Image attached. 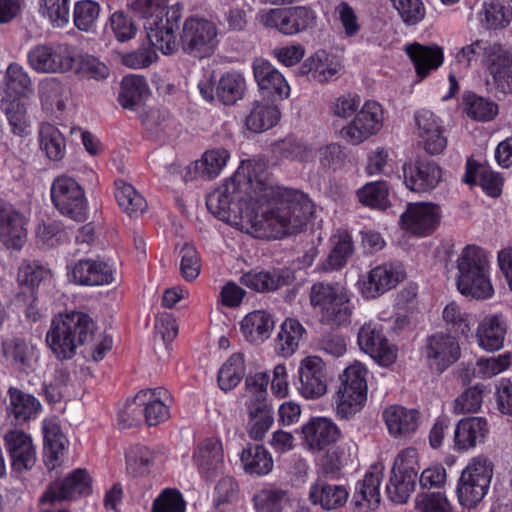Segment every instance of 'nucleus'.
Returning <instances> with one entry per match:
<instances>
[{
	"label": "nucleus",
	"mask_w": 512,
	"mask_h": 512,
	"mask_svg": "<svg viewBox=\"0 0 512 512\" xmlns=\"http://www.w3.org/2000/svg\"><path fill=\"white\" fill-rule=\"evenodd\" d=\"M206 206L222 221L231 216L249 218L256 212V231L274 239L299 232L314 213L313 203L302 191L273 187L263 176L253 175L245 168L209 193Z\"/></svg>",
	"instance_id": "f257e3e1"
},
{
	"label": "nucleus",
	"mask_w": 512,
	"mask_h": 512,
	"mask_svg": "<svg viewBox=\"0 0 512 512\" xmlns=\"http://www.w3.org/2000/svg\"><path fill=\"white\" fill-rule=\"evenodd\" d=\"M95 336V323L86 313L72 311L53 318L46 333V343L58 360L74 357L78 347L90 344Z\"/></svg>",
	"instance_id": "f03ea898"
},
{
	"label": "nucleus",
	"mask_w": 512,
	"mask_h": 512,
	"mask_svg": "<svg viewBox=\"0 0 512 512\" xmlns=\"http://www.w3.org/2000/svg\"><path fill=\"white\" fill-rule=\"evenodd\" d=\"M95 336V323L86 313L72 311L53 318L46 333V343L58 360L74 357L78 347L90 344Z\"/></svg>",
	"instance_id": "7ed1b4c3"
},
{
	"label": "nucleus",
	"mask_w": 512,
	"mask_h": 512,
	"mask_svg": "<svg viewBox=\"0 0 512 512\" xmlns=\"http://www.w3.org/2000/svg\"><path fill=\"white\" fill-rule=\"evenodd\" d=\"M456 285L458 291L477 300H487L494 294L489 277V260L485 251L476 245L462 249L457 261Z\"/></svg>",
	"instance_id": "20e7f679"
},
{
	"label": "nucleus",
	"mask_w": 512,
	"mask_h": 512,
	"mask_svg": "<svg viewBox=\"0 0 512 512\" xmlns=\"http://www.w3.org/2000/svg\"><path fill=\"white\" fill-rule=\"evenodd\" d=\"M310 304L319 310L320 322L332 328L349 322L353 306L348 291L338 283L320 281L309 292Z\"/></svg>",
	"instance_id": "39448f33"
},
{
	"label": "nucleus",
	"mask_w": 512,
	"mask_h": 512,
	"mask_svg": "<svg viewBox=\"0 0 512 512\" xmlns=\"http://www.w3.org/2000/svg\"><path fill=\"white\" fill-rule=\"evenodd\" d=\"M341 384L335 400L336 414L349 419L359 412L367 399V369L359 362L348 366L340 376Z\"/></svg>",
	"instance_id": "423d86ee"
},
{
	"label": "nucleus",
	"mask_w": 512,
	"mask_h": 512,
	"mask_svg": "<svg viewBox=\"0 0 512 512\" xmlns=\"http://www.w3.org/2000/svg\"><path fill=\"white\" fill-rule=\"evenodd\" d=\"M493 465L486 457H475L462 471L456 487L458 502L465 508H475L488 492Z\"/></svg>",
	"instance_id": "0eeeda50"
},
{
	"label": "nucleus",
	"mask_w": 512,
	"mask_h": 512,
	"mask_svg": "<svg viewBox=\"0 0 512 512\" xmlns=\"http://www.w3.org/2000/svg\"><path fill=\"white\" fill-rule=\"evenodd\" d=\"M75 46L67 43H44L33 46L28 54L29 66L38 73H65L75 65Z\"/></svg>",
	"instance_id": "6e6552de"
},
{
	"label": "nucleus",
	"mask_w": 512,
	"mask_h": 512,
	"mask_svg": "<svg viewBox=\"0 0 512 512\" xmlns=\"http://www.w3.org/2000/svg\"><path fill=\"white\" fill-rule=\"evenodd\" d=\"M217 35L218 28L214 22L192 16L183 24L180 44L186 54L203 58L214 52L218 43Z\"/></svg>",
	"instance_id": "1a4fd4ad"
},
{
	"label": "nucleus",
	"mask_w": 512,
	"mask_h": 512,
	"mask_svg": "<svg viewBox=\"0 0 512 512\" xmlns=\"http://www.w3.org/2000/svg\"><path fill=\"white\" fill-rule=\"evenodd\" d=\"M51 199L63 215L77 221L87 219V200L82 187L71 177H57L51 186Z\"/></svg>",
	"instance_id": "9d476101"
},
{
	"label": "nucleus",
	"mask_w": 512,
	"mask_h": 512,
	"mask_svg": "<svg viewBox=\"0 0 512 512\" xmlns=\"http://www.w3.org/2000/svg\"><path fill=\"white\" fill-rule=\"evenodd\" d=\"M315 20V12L305 6L270 9L260 13V21L265 27L275 28L285 35L300 33L312 27Z\"/></svg>",
	"instance_id": "9b49d317"
},
{
	"label": "nucleus",
	"mask_w": 512,
	"mask_h": 512,
	"mask_svg": "<svg viewBox=\"0 0 512 512\" xmlns=\"http://www.w3.org/2000/svg\"><path fill=\"white\" fill-rule=\"evenodd\" d=\"M383 120L381 105L375 101H367L354 120L342 128V137L349 143L358 145L379 132Z\"/></svg>",
	"instance_id": "f8f14e48"
},
{
	"label": "nucleus",
	"mask_w": 512,
	"mask_h": 512,
	"mask_svg": "<svg viewBox=\"0 0 512 512\" xmlns=\"http://www.w3.org/2000/svg\"><path fill=\"white\" fill-rule=\"evenodd\" d=\"M440 208L428 202L409 203L400 217L402 229L416 236H429L439 226Z\"/></svg>",
	"instance_id": "ddd939ff"
},
{
	"label": "nucleus",
	"mask_w": 512,
	"mask_h": 512,
	"mask_svg": "<svg viewBox=\"0 0 512 512\" xmlns=\"http://www.w3.org/2000/svg\"><path fill=\"white\" fill-rule=\"evenodd\" d=\"M422 354L432 370L442 373L459 359L461 351L455 337L438 332L427 338Z\"/></svg>",
	"instance_id": "4468645a"
},
{
	"label": "nucleus",
	"mask_w": 512,
	"mask_h": 512,
	"mask_svg": "<svg viewBox=\"0 0 512 512\" xmlns=\"http://www.w3.org/2000/svg\"><path fill=\"white\" fill-rule=\"evenodd\" d=\"M358 344L362 351L370 355L383 366L392 364L396 359V349L383 335L382 325L369 321L358 332Z\"/></svg>",
	"instance_id": "2eb2a0df"
},
{
	"label": "nucleus",
	"mask_w": 512,
	"mask_h": 512,
	"mask_svg": "<svg viewBox=\"0 0 512 512\" xmlns=\"http://www.w3.org/2000/svg\"><path fill=\"white\" fill-rule=\"evenodd\" d=\"M482 65L492 77L495 87L503 93H512V50L492 42Z\"/></svg>",
	"instance_id": "dca6fc26"
},
{
	"label": "nucleus",
	"mask_w": 512,
	"mask_h": 512,
	"mask_svg": "<svg viewBox=\"0 0 512 512\" xmlns=\"http://www.w3.org/2000/svg\"><path fill=\"white\" fill-rule=\"evenodd\" d=\"M4 445L11 460L12 472L21 475L36 464V450L30 435L22 430H10L4 435Z\"/></svg>",
	"instance_id": "f3484780"
},
{
	"label": "nucleus",
	"mask_w": 512,
	"mask_h": 512,
	"mask_svg": "<svg viewBox=\"0 0 512 512\" xmlns=\"http://www.w3.org/2000/svg\"><path fill=\"white\" fill-rule=\"evenodd\" d=\"M26 219L11 203L0 198V243L20 250L27 239Z\"/></svg>",
	"instance_id": "a211bd4d"
},
{
	"label": "nucleus",
	"mask_w": 512,
	"mask_h": 512,
	"mask_svg": "<svg viewBox=\"0 0 512 512\" xmlns=\"http://www.w3.org/2000/svg\"><path fill=\"white\" fill-rule=\"evenodd\" d=\"M170 400L169 392L162 387L144 389L135 396V403L149 426H156L169 419Z\"/></svg>",
	"instance_id": "6ab92c4d"
},
{
	"label": "nucleus",
	"mask_w": 512,
	"mask_h": 512,
	"mask_svg": "<svg viewBox=\"0 0 512 512\" xmlns=\"http://www.w3.org/2000/svg\"><path fill=\"white\" fill-rule=\"evenodd\" d=\"M325 364L318 356H308L300 362L299 393L306 399H317L327 391Z\"/></svg>",
	"instance_id": "aec40b11"
},
{
	"label": "nucleus",
	"mask_w": 512,
	"mask_h": 512,
	"mask_svg": "<svg viewBox=\"0 0 512 512\" xmlns=\"http://www.w3.org/2000/svg\"><path fill=\"white\" fill-rule=\"evenodd\" d=\"M405 271L400 264L385 263L372 268L363 282L366 298H376L395 288L405 279Z\"/></svg>",
	"instance_id": "412c9836"
},
{
	"label": "nucleus",
	"mask_w": 512,
	"mask_h": 512,
	"mask_svg": "<svg viewBox=\"0 0 512 512\" xmlns=\"http://www.w3.org/2000/svg\"><path fill=\"white\" fill-rule=\"evenodd\" d=\"M406 187L416 193L435 189L442 177L441 168L432 161L405 163L402 167Z\"/></svg>",
	"instance_id": "4be33fe9"
},
{
	"label": "nucleus",
	"mask_w": 512,
	"mask_h": 512,
	"mask_svg": "<svg viewBox=\"0 0 512 512\" xmlns=\"http://www.w3.org/2000/svg\"><path fill=\"white\" fill-rule=\"evenodd\" d=\"M91 479L83 469H76L65 479L53 482L42 496V502L71 500L90 492Z\"/></svg>",
	"instance_id": "5701e85b"
},
{
	"label": "nucleus",
	"mask_w": 512,
	"mask_h": 512,
	"mask_svg": "<svg viewBox=\"0 0 512 512\" xmlns=\"http://www.w3.org/2000/svg\"><path fill=\"white\" fill-rule=\"evenodd\" d=\"M308 498L313 505L330 511L343 507L349 498V492L344 485L331 482L321 475L311 484Z\"/></svg>",
	"instance_id": "b1692460"
},
{
	"label": "nucleus",
	"mask_w": 512,
	"mask_h": 512,
	"mask_svg": "<svg viewBox=\"0 0 512 512\" xmlns=\"http://www.w3.org/2000/svg\"><path fill=\"white\" fill-rule=\"evenodd\" d=\"M418 137L422 140L424 149L431 155H438L447 146V139L443 135L442 127L435 114L429 110L416 111L414 116Z\"/></svg>",
	"instance_id": "393cba45"
},
{
	"label": "nucleus",
	"mask_w": 512,
	"mask_h": 512,
	"mask_svg": "<svg viewBox=\"0 0 512 512\" xmlns=\"http://www.w3.org/2000/svg\"><path fill=\"white\" fill-rule=\"evenodd\" d=\"M302 434L307 448L313 452H319L336 442L340 431L330 419L314 417L302 426Z\"/></svg>",
	"instance_id": "a878e982"
},
{
	"label": "nucleus",
	"mask_w": 512,
	"mask_h": 512,
	"mask_svg": "<svg viewBox=\"0 0 512 512\" xmlns=\"http://www.w3.org/2000/svg\"><path fill=\"white\" fill-rule=\"evenodd\" d=\"M253 74L260 90L268 96L287 98L290 87L283 75L266 59L257 58L253 61Z\"/></svg>",
	"instance_id": "bb28decb"
},
{
	"label": "nucleus",
	"mask_w": 512,
	"mask_h": 512,
	"mask_svg": "<svg viewBox=\"0 0 512 512\" xmlns=\"http://www.w3.org/2000/svg\"><path fill=\"white\" fill-rule=\"evenodd\" d=\"M507 329V321L502 314L485 316L480 321L476 331L479 347L487 352H495L502 349Z\"/></svg>",
	"instance_id": "cd10ccee"
},
{
	"label": "nucleus",
	"mask_w": 512,
	"mask_h": 512,
	"mask_svg": "<svg viewBox=\"0 0 512 512\" xmlns=\"http://www.w3.org/2000/svg\"><path fill=\"white\" fill-rule=\"evenodd\" d=\"M341 68L335 55L319 50L302 63L299 73L319 83H325L337 79Z\"/></svg>",
	"instance_id": "c85d7f7f"
},
{
	"label": "nucleus",
	"mask_w": 512,
	"mask_h": 512,
	"mask_svg": "<svg viewBox=\"0 0 512 512\" xmlns=\"http://www.w3.org/2000/svg\"><path fill=\"white\" fill-rule=\"evenodd\" d=\"M383 419L394 438H409L419 426V412L399 405L387 407L383 411Z\"/></svg>",
	"instance_id": "c756f323"
},
{
	"label": "nucleus",
	"mask_w": 512,
	"mask_h": 512,
	"mask_svg": "<svg viewBox=\"0 0 512 512\" xmlns=\"http://www.w3.org/2000/svg\"><path fill=\"white\" fill-rule=\"evenodd\" d=\"M75 283L87 286L110 284L114 280V269L101 260H79L72 269Z\"/></svg>",
	"instance_id": "7c9ffc66"
},
{
	"label": "nucleus",
	"mask_w": 512,
	"mask_h": 512,
	"mask_svg": "<svg viewBox=\"0 0 512 512\" xmlns=\"http://www.w3.org/2000/svg\"><path fill=\"white\" fill-rule=\"evenodd\" d=\"M489 434V424L484 417L461 419L454 430V442L458 450H468L485 441Z\"/></svg>",
	"instance_id": "2f4dec72"
},
{
	"label": "nucleus",
	"mask_w": 512,
	"mask_h": 512,
	"mask_svg": "<svg viewBox=\"0 0 512 512\" xmlns=\"http://www.w3.org/2000/svg\"><path fill=\"white\" fill-rule=\"evenodd\" d=\"M294 279L289 269L250 271L241 277V283L257 292H271L289 285Z\"/></svg>",
	"instance_id": "473e14b6"
},
{
	"label": "nucleus",
	"mask_w": 512,
	"mask_h": 512,
	"mask_svg": "<svg viewBox=\"0 0 512 512\" xmlns=\"http://www.w3.org/2000/svg\"><path fill=\"white\" fill-rule=\"evenodd\" d=\"M223 457L222 444L215 438L204 440L194 453L199 473L206 480H212L221 472Z\"/></svg>",
	"instance_id": "72a5a7b5"
},
{
	"label": "nucleus",
	"mask_w": 512,
	"mask_h": 512,
	"mask_svg": "<svg viewBox=\"0 0 512 512\" xmlns=\"http://www.w3.org/2000/svg\"><path fill=\"white\" fill-rule=\"evenodd\" d=\"M247 431L254 440H262L273 423V409L263 397L252 399L248 405Z\"/></svg>",
	"instance_id": "f704fd0d"
},
{
	"label": "nucleus",
	"mask_w": 512,
	"mask_h": 512,
	"mask_svg": "<svg viewBox=\"0 0 512 512\" xmlns=\"http://www.w3.org/2000/svg\"><path fill=\"white\" fill-rule=\"evenodd\" d=\"M175 23L168 17L164 20L150 22L147 29L148 45L170 55L177 51L178 42L174 33Z\"/></svg>",
	"instance_id": "c9c22d12"
},
{
	"label": "nucleus",
	"mask_w": 512,
	"mask_h": 512,
	"mask_svg": "<svg viewBox=\"0 0 512 512\" xmlns=\"http://www.w3.org/2000/svg\"><path fill=\"white\" fill-rule=\"evenodd\" d=\"M405 51L421 79L425 78L431 70L437 69L443 62V51L437 46L427 47L414 43L407 45Z\"/></svg>",
	"instance_id": "e433bc0d"
},
{
	"label": "nucleus",
	"mask_w": 512,
	"mask_h": 512,
	"mask_svg": "<svg viewBox=\"0 0 512 512\" xmlns=\"http://www.w3.org/2000/svg\"><path fill=\"white\" fill-rule=\"evenodd\" d=\"M5 352L18 369L25 372L36 369L39 360V350L31 341L13 338L5 343Z\"/></svg>",
	"instance_id": "4c0bfd02"
},
{
	"label": "nucleus",
	"mask_w": 512,
	"mask_h": 512,
	"mask_svg": "<svg viewBox=\"0 0 512 512\" xmlns=\"http://www.w3.org/2000/svg\"><path fill=\"white\" fill-rule=\"evenodd\" d=\"M274 321L270 314L256 310L241 321V331L245 339L253 344L263 343L271 335Z\"/></svg>",
	"instance_id": "58836bf2"
},
{
	"label": "nucleus",
	"mask_w": 512,
	"mask_h": 512,
	"mask_svg": "<svg viewBox=\"0 0 512 512\" xmlns=\"http://www.w3.org/2000/svg\"><path fill=\"white\" fill-rule=\"evenodd\" d=\"M279 119L280 112L277 106L268 102L255 101L245 118V125L254 133H262L274 127Z\"/></svg>",
	"instance_id": "ea45409f"
},
{
	"label": "nucleus",
	"mask_w": 512,
	"mask_h": 512,
	"mask_svg": "<svg viewBox=\"0 0 512 512\" xmlns=\"http://www.w3.org/2000/svg\"><path fill=\"white\" fill-rule=\"evenodd\" d=\"M4 91L13 99H22L30 96L33 91V83L23 66L11 63L4 76Z\"/></svg>",
	"instance_id": "a19ab883"
},
{
	"label": "nucleus",
	"mask_w": 512,
	"mask_h": 512,
	"mask_svg": "<svg viewBox=\"0 0 512 512\" xmlns=\"http://www.w3.org/2000/svg\"><path fill=\"white\" fill-rule=\"evenodd\" d=\"M307 331L305 327L294 318H287L280 327L277 335V349L279 353L291 356L305 340Z\"/></svg>",
	"instance_id": "79ce46f5"
},
{
	"label": "nucleus",
	"mask_w": 512,
	"mask_h": 512,
	"mask_svg": "<svg viewBox=\"0 0 512 512\" xmlns=\"http://www.w3.org/2000/svg\"><path fill=\"white\" fill-rule=\"evenodd\" d=\"M40 402L31 394L24 393L20 389H9L8 412L18 423L25 422L36 417L40 411Z\"/></svg>",
	"instance_id": "37998d69"
},
{
	"label": "nucleus",
	"mask_w": 512,
	"mask_h": 512,
	"mask_svg": "<svg viewBox=\"0 0 512 512\" xmlns=\"http://www.w3.org/2000/svg\"><path fill=\"white\" fill-rule=\"evenodd\" d=\"M40 148L53 161L63 159L66 153V138L63 133L51 123H43L39 130Z\"/></svg>",
	"instance_id": "c03bdc74"
},
{
	"label": "nucleus",
	"mask_w": 512,
	"mask_h": 512,
	"mask_svg": "<svg viewBox=\"0 0 512 512\" xmlns=\"http://www.w3.org/2000/svg\"><path fill=\"white\" fill-rule=\"evenodd\" d=\"M44 449L47 466L53 469L56 462L64 455L67 440L58 424L45 421L43 424Z\"/></svg>",
	"instance_id": "a18cd8bd"
},
{
	"label": "nucleus",
	"mask_w": 512,
	"mask_h": 512,
	"mask_svg": "<svg viewBox=\"0 0 512 512\" xmlns=\"http://www.w3.org/2000/svg\"><path fill=\"white\" fill-rule=\"evenodd\" d=\"M149 92L146 79L140 75H128L121 82L119 102L126 109H135Z\"/></svg>",
	"instance_id": "49530a36"
},
{
	"label": "nucleus",
	"mask_w": 512,
	"mask_h": 512,
	"mask_svg": "<svg viewBox=\"0 0 512 512\" xmlns=\"http://www.w3.org/2000/svg\"><path fill=\"white\" fill-rule=\"evenodd\" d=\"M271 152L278 160L305 162L312 156V150L300 139L288 136L271 145Z\"/></svg>",
	"instance_id": "de8ad7c7"
},
{
	"label": "nucleus",
	"mask_w": 512,
	"mask_h": 512,
	"mask_svg": "<svg viewBox=\"0 0 512 512\" xmlns=\"http://www.w3.org/2000/svg\"><path fill=\"white\" fill-rule=\"evenodd\" d=\"M115 198L120 208L131 217H139L147 209L144 197L124 181L116 182Z\"/></svg>",
	"instance_id": "09e8293b"
},
{
	"label": "nucleus",
	"mask_w": 512,
	"mask_h": 512,
	"mask_svg": "<svg viewBox=\"0 0 512 512\" xmlns=\"http://www.w3.org/2000/svg\"><path fill=\"white\" fill-rule=\"evenodd\" d=\"M463 181L467 184L479 183L483 191L490 197H498L501 193L502 180L499 175L487 168L467 163Z\"/></svg>",
	"instance_id": "8fccbe9b"
},
{
	"label": "nucleus",
	"mask_w": 512,
	"mask_h": 512,
	"mask_svg": "<svg viewBox=\"0 0 512 512\" xmlns=\"http://www.w3.org/2000/svg\"><path fill=\"white\" fill-rule=\"evenodd\" d=\"M246 84L244 77L237 72H227L221 76L216 86V96L224 105H232L242 99Z\"/></svg>",
	"instance_id": "3c124183"
},
{
	"label": "nucleus",
	"mask_w": 512,
	"mask_h": 512,
	"mask_svg": "<svg viewBox=\"0 0 512 512\" xmlns=\"http://www.w3.org/2000/svg\"><path fill=\"white\" fill-rule=\"evenodd\" d=\"M241 461L247 473L253 475H266L273 468L270 453L262 445H250L242 451Z\"/></svg>",
	"instance_id": "603ef678"
},
{
	"label": "nucleus",
	"mask_w": 512,
	"mask_h": 512,
	"mask_svg": "<svg viewBox=\"0 0 512 512\" xmlns=\"http://www.w3.org/2000/svg\"><path fill=\"white\" fill-rule=\"evenodd\" d=\"M229 153L226 149L216 148L206 151L200 160L194 163L195 173L206 179L217 177L226 165Z\"/></svg>",
	"instance_id": "864d4df0"
},
{
	"label": "nucleus",
	"mask_w": 512,
	"mask_h": 512,
	"mask_svg": "<svg viewBox=\"0 0 512 512\" xmlns=\"http://www.w3.org/2000/svg\"><path fill=\"white\" fill-rule=\"evenodd\" d=\"M381 474L367 472L363 480L358 481L355 487V505L360 506L367 502L369 507H377L380 503Z\"/></svg>",
	"instance_id": "5fc2aeb1"
},
{
	"label": "nucleus",
	"mask_w": 512,
	"mask_h": 512,
	"mask_svg": "<svg viewBox=\"0 0 512 512\" xmlns=\"http://www.w3.org/2000/svg\"><path fill=\"white\" fill-rule=\"evenodd\" d=\"M416 483V478L391 471L389 482L386 485L387 496L394 503L404 504L414 492Z\"/></svg>",
	"instance_id": "6e6d98bb"
},
{
	"label": "nucleus",
	"mask_w": 512,
	"mask_h": 512,
	"mask_svg": "<svg viewBox=\"0 0 512 512\" xmlns=\"http://www.w3.org/2000/svg\"><path fill=\"white\" fill-rule=\"evenodd\" d=\"M101 7L93 0H80L74 5L73 21L75 26L84 32H92L96 27Z\"/></svg>",
	"instance_id": "4d7b16f0"
},
{
	"label": "nucleus",
	"mask_w": 512,
	"mask_h": 512,
	"mask_svg": "<svg viewBox=\"0 0 512 512\" xmlns=\"http://www.w3.org/2000/svg\"><path fill=\"white\" fill-rule=\"evenodd\" d=\"M245 374L244 359L241 354H233L218 372V384L224 391L236 387Z\"/></svg>",
	"instance_id": "13d9d810"
},
{
	"label": "nucleus",
	"mask_w": 512,
	"mask_h": 512,
	"mask_svg": "<svg viewBox=\"0 0 512 512\" xmlns=\"http://www.w3.org/2000/svg\"><path fill=\"white\" fill-rule=\"evenodd\" d=\"M479 20L489 29L504 28L512 20V10L495 0L485 2L479 12Z\"/></svg>",
	"instance_id": "bf43d9fd"
},
{
	"label": "nucleus",
	"mask_w": 512,
	"mask_h": 512,
	"mask_svg": "<svg viewBox=\"0 0 512 512\" xmlns=\"http://www.w3.org/2000/svg\"><path fill=\"white\" fill-rule=\"evenodd\" d=\"M50 278V269L38 261H23L17 273L18 284L29 288L38 287L42 282H46Z\"/></svg>",
	"instance_id": "052dcab7"
},
{
	"label": "nucleus",
	"mask_w": 512,
	"mask_h": 512,
	"mask_svg": "<svg viewBox=\"0 0 512 512\" xmlns=\"http://www.w3.org/2000/svg\"><path fill=\"white\" fill-rule=\"evenodd\" d=\"M359 201L369 207L384 210L389 206V190L384 181L370 182L357 192Z\"/></svg>",
	"instance_id": "680f3d73"
},
{
	"label": "nucleus",
	"mask_w": 512,
	"mask_h": 512,
	"mask_svg": "<svg viewBox=\"0 0 512 512\" xmlns=\"http://www.w3.org/2000/svg\"><path fill=\"white\" fill-rule=\"evenodd\" d=\"M486 394V387L483 384L469 387L455 399L453 411L456 414L478 412L481 409Z\"/></svg>",
	"instance_id": "e2e57ef3"
},
{
	"label": "nucleus",
	"mask_w": 512,
	"mask_h": 512,
	"mask_svg": "<svg viewBox=\"0 0 512 512\" xmlns=\"http://www.w3.org/2000/svg\"><path fill=\"white\" fill-rule=\"evenodd\" d=\"M40 13L57 28L65 27L70 20V0H39Z\"/></svg>",
	"instance_id": "0e129e2a"
},
{
	"label": "nucleus",
	"mask_w": 512,
	"mask_h": 512,
	"mask_svg": "<svg viewBox=\"0 0 512 512\" xmlns=\"http://www.w3.org/2000/svg\"><path fill=\"white\" fill-rule=\"evenodd\" d=\"M287 501V493L281 489H262L253 497L257 512H282Z\"/></svg>",
	"instance_id": "69168bd1"
},
{
	"label": "nucleus",
	"mask_w": 512,
	"mask_h": 512,
	"mask_svg": "<svg viewBox=\"0 0 512 512\" xmlns=\"http://www.w3.org/2000/svg\"><path fill=\"white\" fill-rule=\"evenodd\" d=\"M155 456V453L145 446H133L126 453V469L134 476L143 475L149 471Z\"/></svg>",
	"instance_id": "338daca9"
},
{
	"label": "nucleus",
	"mask_w": 512,
	"mask_h": 512,
	"mask_svg": "<svg viewBox=\"0 0 512 512\" xmlns=\"http://www.w3.org/2000/svg\"><path fill=\"white\" fill-rule=\"evenodd\" d=\"M468 116L477 121L487 122L498 114V105L484 97L469 94L465 98Z\"/></svg>",
	"instance_id": "774afa93"
}]
</instances>
